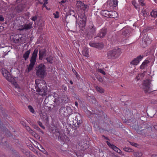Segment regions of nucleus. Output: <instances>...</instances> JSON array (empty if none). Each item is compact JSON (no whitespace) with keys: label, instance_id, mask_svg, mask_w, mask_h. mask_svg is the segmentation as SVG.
Segmentation results:
<instances>
[{"label":"nucleus","instance_id":"obj_1","mask_svg":"<svg viewBox=\"0 0 157 157\" xmlns=\"http://www.w3.org/2000/svg\"><path fill=\"white\" fill-rule=\"evenodd\" d=\"M35 84L36 91L40 95H45L47 94V86L45 82L43 80L37 79L35 80Z\"/></svg>","mask_w":157,"mask_h":157},{"label":"nucleus","instance_id":"obj_2","mask_svg":"<svg viewBox=\"0 0 157 157\" xmlns=\"http://www.w3.org/2000/svg\"><path fill=\"white\" fill-rule=\"evenodd\" d=\"M2 73L4 77L9 82H11L13 85L17 89H18V91H20V86L18 85L17 83L16 82H14V78L10 75V73L5 68H2Z\"/></svg>","mask_w":157,"mask_h":157},{"label":"nucleus","instance_id":"obj_3","mask_svg":"<svg viewBox=\"0 0 157 157\" xmlns=\"http://www.w3.org/2000/svg\"><path fill=\"white\" fill-rule=\"evenodd\" d=\"M36 75L41 78H44L47 74L46 67L43 64L39 65L36 68Z\"/></svg>","mask_w":157,"mask_h":157},{"label":"nucleus","instance_id":"obj_4","mask_svg":"<svg viewBox=\"0 0 157 157\" xmlns=\"http://www.w3.org/2000/svg\"><path fill=\"white\" fill-rule=\"evenodd\" d=\"M38 52V50L37 49H36L34 50L31 59L30 60V63L28 67L29 71L32 70L35 64Z\"/></svg>","mask_w":157,"mask_h":157},{"label":"nucleus","instance_id":"obj_5","mask_svg":"<svg viewBox=\"0 0 157 157\" xmlns=\"http://www.w3.org/2000/svg\"><path fill=\"white\" fill-rule=\"evenodd\" d=\"M142 88L145 93H150L152 90L150 82L148 80L144 81Z\"/></svg>","mask_w":157,"mask_h":157},{"label":"nucleus","instance_id":"obj_6","mask_svg":"<svg viewBox=\"0 0 157 157\" xmlns=\"http://www.w3.org/2000/svg\"><path fill=\"white\" fill-rule=\"evenodd\" d=\"M60 114L63 115L64 117H68L71 115V109L70 107H62L59 109Z\"/></svg>","mask_w":157,"mask_h":157},{"label":"nucleus","instance_id":"obj_7","mask_svg":"<svg viewBox=\"0 0 157 157\" xmlns=\"http://www.w3.org/2000/svg\"><path fill=\"white\" fill-rule=\"evenodd\" d=\"M78 17L79 18L80 21L78 23L79 26L83 27L85 25L86 22V17L84 13L82 14L78 15Z\"/></svg>","mask_w":157,"mask_h":157},{"label":"nucleus","instance_id":"obj_8","mask_svg":"<svg viewBox=\"0 0 157 157\" xmlns=\"http://www.w3.org/2000/svg\"><path fill=\"white\" fill-rule=\"evenodd\" d=\"M152 42V40L150 39L147 34L144 35L142 38V47H145L147 45L150 44Z\"/></svg>","mask_w":157,"mask_h":157},{"label":"nucleus","instance_id":"obj_9","mask_svg":"<svg viewBox=\"0 0 157 157\" xmlns=\"http://www.w3.org/2000/svg\"><path fill=\"white\" fill-rule=\"evenodd\" d=\"M77 6L80 9L82 10H87L89 8L88 5H86L80 1H78L77 3Z\"/></svg>","mask_w":157,"mask_h":157},{"label":"nucleus","instance_id":"obj_10","mask_svg":"<svg viewBox=\"0 0 157 157\" xmlns=\"http://www.w3.org/2000/svg\"><path fill=\"white\" fill-rule=\"evenodd\" d=\"M113 49L115 59L118 58L122 53L121 49L118 48H115Z\"/></svg>","mask_w":157,"mask_h":157},{"label":"nucleus","instance_id":"obj_11","mask_svg":"<svg viewBox=\"0 0 157 157\" xmlns=\"http://www.w3.org/2000/svg\"><path fill=\"white\" fill-rule=\"evenodd\" d=\"M143 58V56L141 55L139 56L136 58L134 59L131 62V64L135 65H137Z\"/></svg>","mask_w":157,"mask_h":157},{"label":"nucleus","instance_id":"obj_12","mask_svg":"<svg viewBox=\"0 0 157 157\" xmlns=\"http://www.w3.org/2000/svg\"><path fill=\"white\" fill-rule=\"evenodd\" d=\"M107 144L110 148L113 149L115 151L119 153H121V151L116 146H114L113 144H111L108 141L107 142Z\"/></svg>","mask_w":157,"mask_h":157},{"label":"nucleus","instance_id":"obj_13","mask_svg":"<svg viewBox=\"0 0 157 157\" xmlns=\"http://www.w3.org/2000/svg\"><path fill=\"white\" fill-rule=\"evenodd\" d=\"M90 46L97 48H101L103 47V45L102 44H99L95 42H90L89 44Z\"/></svg>","mask_w":157,"mask_h":157},{"label":"nucleus","instance_id":"obj_14","mask_svg":"<svg viewBox=\"0 0 157 157\" xmlns=\"http://www.w3.org/2000/svg\"><path fill=\"white\" fill-rule=\"evenodd\" d=\"M118 2L117 0H109L108 1V4L110 6L113 8L116 7L117 5Z\"/></svg>","mask_w":157,"mask_h":157},{"label":"nucleus","instance_id":"obj_15","mask_svg":"<svg viewBox=\"0 0 157 157\" xmlns=\"http://www.w3.org/2000/svg\"><path fill=\"white\" fill-rule=\"evenodd\" d=\"M113 49L109 51L107 53V57L109 59H116Z\"/></svg>","mask_w":157,"mask_h":157},{"label":"nucleus","instance_id":"obj_16","mask_svg":"<svg viewBox=\"0 0 157 157\" xmlns=\"http://www.w3.org/2000/svg\"><path fill=\"white\" fill-rule=\"evenodd\" d=\"M46 55L45 50V49H41L39 51V59L42 60L44 58Z\"/></svg>","mask_w":157,"mask_h":157},{"label":"nucleus","instance_id":"obj_17","mask_svg":"<svg viewBox=\"0 0 157 157\" xmlns=\"http://www.w3.org/2000/svg\"><path fill=\"white\" fill-rule=\"evenodd\" d=\"M32 25V23H30L29 24H25L22 26V28L19 29L20 30L23 29L27 30L31 28Z\"/></svg>","mask_w":157,"mask_h":157},{"label":"nucleus","instance_id":"obj_18","mask_svg":"<svg viewBox=\"0 0 157 157\" xmlns=\"http://www.w3.org/2000/svg\"><path fill=\"white\" fill-rule=\"evenodd\" d=\"M41 118L45 123L47 122L48 121V118L47 114L45 113H41L40 114Z\"/></svg>","mask_w":157,"mask_h":157},{"label":"nucleus","instance_id":"obj_19","mask_svg":"<svg viewBox=\"0 0 157 157\" xmlns=\"http://www.w3.org/2000/svg\"><path fill=\"white\" fill-rule=\"evenodd\" d=\"M109 16V17L113 18H116L118 16L117 12L115 11H110Z\"/></svg>","mask_w":157,"mask_h":157},{"label":"nucleus","instance_id":"obj_20","mask_svg":"<svg viewBox=\"0 0 157 157\" xmlns=\"http://www.w3.org/2000/svg\"><path fill=\"white\" fill-rule=\"evenodd\" d=\"M106 34V30L105 29H102L98 34V36L100 37H102L104 36Z\"/></svg>","mask_w":157,"mask_h":157},{"label":"nucleus","instance_id":"obj_21","mask_svg":"<svg viewBox=\"0 0 157 157\" xmlns=\"http://www.w3.org/2000/svg\"><path fill=\"white\" fill-rule=\"evenodd\" d=\"M89 29L90 32H94L96 30L95 28L92 23H90L89 26Z\"/></svg>","mask_w":157,"mask_h":157},{"label":"nucleus","instance_id":"obj_22","mask_svg":"<svg viewBox=\"0 0 157 157\" xmlns=\"http://www.w3.org/2000/svg\"><path fill=\"white\" fill-rule=\"evenodd\" d=\"M101 13L102 15L106 17H109V16L110 11H109L107 10H102L101 12Z\"/></svg>","mask_w":157,"mask_h":157},{"label":"nucleus","instance_id":"obj_23","mask_svg":"<svg viewBox=\"0 0 157 157\" xmlns=\"http://www.w3.org/2000/svg\"><path fill=\"white\" fill-rule=\"evenodd\" d=\"M151 15L153 17H157V10H153L151 13Z\"/></svg>","mask_w":157,"mask_h":157},{"label":"nucleus","instance_id":"obj_24","mask_svg":"<svg viewBox=\"0 0 157 157\" xmlns=\"http://www.w3.org/2000/svg\"><path fill=\"white\" fill-rule=\"evenodd\" d=\"M82 53L83 56H84L88 57L89 56V55L88 52V50L87 48H84L82 51Z\"/></svg>","mask_w":157,"mask_h":157},{"label":"nucleus","instance_id":"obj_25","mask_svg":"<svg viewBox=\"0 0 157 157\" xmlns=\"http://www.w3.org/2000/svg\"><path fill=\"white\" fill-rule=\"evenodd\" d=\"M149 63V61L148 60H145L140 66V68L141 69L144 68L147 66V64Z\"/></svg>","mask_w":157,"mask_h":157},{"label":"nucleus","instance_id":"obj_26","mask_svg":"<svg viewBox=\"0 0 157 157\" xmlns=\"http://www.w3.org/2000/svg\"><path fill=\"white\" fill-rule=\"evenodd\" d=\"M30 52V50H29L26 51L23 55V57L25 60L29 57Z\"/></svg>","mask_w":157,"mask_h":157},{"label":"nucleus","instance_id":"obj_27","mask_svg":"<svg viewBox=\"0 0 157 157\" xmlns=\"http://www.w3.org/2000/svg\"><path fill=\"white\" fill-rule=\"evenodd\" d=\"M26 129L29 131V132L31 133L33 136H36V133L35 132L33 131L32 129H30V127L29 126L26 127Z\"/></svg>","mask_w":157,"mask_h":157},{"label":"nucleus","instance_id":"obj_28","mask_svg":"<svg viewBox=\"0 0 157 157\" xmlns=\"http://www.w3.org/2000/svg\"><path fill=\"white\" fill-rule=\"evenodd\" d=\"M96 89L100 93H103L104 91V90L101 87L97 86L96 87Z\"/></svg>","mask_w":157,"mask_h":157},{"label":"nucleus","instance_id":"obj_29","mask_svg":"<svg viewBox=\"0 0 157 157\" xmlns=\"http://www.w3.org/2000/svg\"><path fill=\"white\" fill-rule=\"evenodd\" d=\"M124 150L126 152H133V149L128 147H125L124 148Z\"/></svg>","mask_w":157,"mask_h":157},{"label":"nucleus","instance_id":"obj_30","mask_svg":"<svg viewBox=\"0 0 157 157\" xmlns=\"http://www.w3.org/2000/svg\"><path fill=\"white\" fill-rule=\"evenodd\" d=\"M133 155L137 157H141L142 155V153L141 152H138L134 153Z\"/></svg>","mask_w":157,"mask_h":157},{"label":"nucleus","instance_id":"obj_31","mask_svg":"<svg viewBox=\"0 0 157 157\" xmlns=\"http://www.w3.org/2000/svg\"><path fill=\"white\" fill-rule=\"evenodd\" d=\"M46 59L48 62L50 63H52L53 59V57L52 56H49L48 57L46 58Z\"/></svg>","mask_w":157,"mask_h":157},{"label":"nucleus","instance_id":"obj_32","mask_svg":"<svg viewBox=\"0 0 157 157\" xmlns=\"http://www.w3.org/2000/svg\"><path fill=\"white\" fill-rule=\"evenodd\" d=\"M82 147L83 148H81L82 150H83L84 149L87 148L88 147V145L86 143H82L81 144Z\"/></svg>","mask_w":157,"mask_h":157},{"label":"nucleus","instance_id":"obj_33","mask_svg":"<svg viewBox=\"0 0 157 157\" xmlns=\"http://www.w3.org/2000/svg\"><path fill=\"white\" fill-rule=\"evenodd\" d=\"M124 30V31L122 33L123 35H124L125 36H127L129 32L127 29H123V31Z\"/></svg>","mask_w":157,"mask_h":157},{"label":"nucleus","instance_id":"obj_34","mask_svg":"<svg viewBox=\"0 0 157 157\" xmlns=\"http://www.w3.org/2000/svg\"><path fill=\"white\" fill-rule=\"evenodd\" d=\"M143 76L144 75L143 74H139L138 75L136 76V78L137 80H140L141 79H142Z\"/></svg>","mask_w":157,"mask_h":157},{"label":"nucleus","instance_id":"obj_35","mask_svg":"<svg viewBox=\"0 0 157 157\" xmlns=\"http://www.w3.org/2000/svg\"><path fill=\"white\" fill-rule=\"evenodd\" d=\"M53 15L55 18H58L59 17V13L58 12L56 11L55 13H53Z\"/></svg>","mask_w":157,"mask_h":157},{"label":"nucleus","instance_id":"obj_36","mask_svg":"<svg viewBox=\"0 0 157 157\" xmlns=\"http://www.w3.org/2000/svg\"><path fill=\"white\" fill-rule=\"evenodd\" d=\"M97 71L98 72H100L103 75H105V73L104 71L103 70L101 69H98Z\"/></svg>","mask_w":157,"mask_h":157},{"label":"nucleus","instance_id":"obj_37","mask_svg":"<svg viewBox=\"0 0 157 157\" xmlns=\"http://www.w3.org/2000/svg\"><path fill=\"white\" fill-rule=\"evenodd\" d=\"M28 108L30 111L32 113H33L34 112V110L33 107L31 106H29Z\"/></svg>","mask_w":157,"mask_h":157},{"label":"nucleus","instance_id":"obj_38","mask_svg":"<svg viewBox=\"0 0 157 157\" xmlns=\"http://www.w3.org/2000/svg\"><path fill=\"white\" fill-rule=\"evenodd\" d=\"M33 127L36 130H39L40 129L39 128L37 125L34 124L33 125Z\"/></svg>","mask_w":157,"mask_h":157},{"label":"nucleus","instance_id":"obj_39","mask_svg":"<svg viewBox=\"0 0 157 157\" xmlns=\"http://www.w3.org/2000/svg\"><path fill=\"white\" fill-rule=\"evenodd\" d=\"M37 18V17L35 16L32 17L31 19L33 21H35L36 20Z\"/></svg>","mask_w":157,"mask_h":157},{"label":"nucleus","instance_id":"obj_40","mask_svg":"<svg viewBox=\"0 0 157 157\" xmlns=\"http://www.w3.org/2000/svg\"><path fill=\"white\" fill-rule=\"evenodd\" d=\"M39 125L43 129L45 128V127L42 125V123L40 121L38 122Z\"/></svg>","mask_w":157,"mask_h":157},{"label":"nucleus","instance_id":"obj_41","mask_svg":"<svg viewBox=\"0 0 157 157\" xmlns=\"http://www.w3.org/2000/svg\"><path fill=\"white\" fill-rule=\"evenodd\" d=\"M67 0H62L61 1L59 2V3L62 5V6H63V3H65Z\"/></svg>","mask_w":157,"mask_h":157},{"label":"nucleus","instance_id":"obj_42","mask_svg":"<svg viewBox=\"0 0 157 157\" xmlns=\"http://www.w3.org/2000/svg\"><path fill=\"white\" fill-rule=\"evenodd\" d=\"M141 12L144 16L145 15L147 14L146 11L145 10H142Z\"/></svg>","mask_w":157,"mask_h":157},{"label":"nucleus","instance_id":"obj_43","mask_svg":"<svg viewBox=\"0 0 157 157\" xmlns=\"http://www.w3.org/2000/svg\"><path fill=\"white\" fill-rule=\"evenodd\" d=\"M130 144L132 146H133L136 147H137V146H138V144H136L135 143H131Z\"/></svg>","mask_w":157,"mask_h":157},{"label":"nucleus","instance_id":"obj_44","mask_svg":"<svg viewBox=\"0 0 157 157\" xmlns=\"http://www.w3.org/2000/svg\"><path fill=\"white\" fill-rule=\"evenodd\" d=\"M97 79L100 82H102V78L100 76L98 77Z\"/></svg>","mask_w":157,"mask_h":157},{"label":"nucleus","instance_id":"obj_45","mask_svg":"<svg viewBox=\"0 0 157 157\" xmlns=\"http://www.w3.org/2000/svg\"><path fill=\"white\" fill-rule=\"evenodd\" d=\"M41 148L42 149L41 151L43 152L44 153H46V151L43 148V147L41 146V145H40Z\"/></svg>","mask_w":157,"mask_h":157},{"label":"nucleus","instance_id":"obj_46","mask_svg":"<svg viewBox=\"0 0 157 157\" xmlns=\"http://www.w3.org/2000/svg\"><path fill=\"white\" fill-rule=\"evenodd\" d=\"M4 19L3 17L2 16L0 15V21H4Z\"/></svg>","mask_w":157,"mask_h":157},{"label":"nucleus","instance_id":"obj_47","mask_svg":"<svg viewBox=\"0 0 157 157\" xmlns=\"http://www.w3.org/2000/svg\"><path fill=\"white\" fill-rule=\"evenodd\" d=\"M139 1L140 2V3L141 5L142 6H143L145 5V4L144 3L143 1Z\"/></svg>","mask_w":157,"mask_h":157},{"label":"nucleus","instance_id":"obj_48","mask_svg":"<svg viewBox=\"0 0 157 157\" xmlns=\"http://www.w3.org/2000/svg\"><path fill=\"white\" fill-rule=\"evenodd\" d=\"M89 96L90 98L92 99H93L94 101L95 100V98L94 97V96Z\"/></svg>","mask_w":157,"mask_h":157},{"label":"nucleus","instance_id":"obj_49","mask_svg":"<svg viewBox=\"0 0 157 157\" xmlns=\"http://www.w3.org/2000/svg\"><path fill=\"white\" fill-rule=\"evenodd\" d=\"M70 15L73 13H74V11L73 10H70Z\"/></svg>","mask_w":157,"mask_h":157},{"label":"nucleus","instance_id":"obj_50","mask_svg":"<svg viewBox=\"0 0 157 157\" xmlns=\"http://www.w3.org/2000/svg\"><path fill=\"white\" fill-rule=\"evenodd\" d=\"M75 120L76 121H77V123H78V124H79V123H80V120H78V121H79V122H78V118H75Z\"/></svg>","mask_w":157,"mask_h":157},{"label":"nucleus","instance_id":"obj_51","mask_svg":"<svg viewBox=\"0 0 157 157\" xmlns=\"http://www.w3.org/2000/svg\"><path fill=\"white\" fill-rule=\"evenodd\" d=\"M48 0H44V4H47L48 3Z\"/></svg>","mask_w":157,"mask_h":157},{"label":"nucleus","instance_id":"obj_52","mask_svg":"<svg viewBox=\"0 0 157 157\" xmlns=\"http://www.w3.org/2000/svg\"><path fill=\"white\" fill-rule=\"evenodd\" d=\"M136 2L135 1H133L132 2V4L135 7H136V6H135V4H136Z\"/></svg>","mask_w":157,"mask_h":157},{"label":"nucleus","instance_id":"obj_53","mask_svg":"<svg viewBox=\"0 0 157 157\" xmlns=\"http://www.w3.org/2000/svg\"><path fill=\"white\" fill-rule=\"evenodd\" d=\"M47 4H43V6L42 7L43 8L44 7H46L47 6H46V5Z\"/></svg>","mask_w":157,"mask_h":157},{"label":"nucleus","instance_id":"obj_54","mask_svg":"<svg viewBox=\"0 0 157 157\" xmlns=\"http://www.w3.org/2000/svg\"><path fill=\"white\" fill-rule=\"evenodd\" d=\"M154 128L156 130H157V125L154 126Z\"/></svg>","mask_w":157,"mask_h":157},{"label":"nucleus","instance_id":"obj_55","mask_svg":"<svg viewBox=\"0 0 157 157\" xmlns=\"http://www.w3.org/2000/svg\"><path fill=\"white\" fill-rule=\"evenodd\" d=\"M151 157H157V155H152Z\"/></svg>","mask_w":157,"mask_h":157},{"label":"nucleus","instance_id":"obj_56","mask_svg":"<svg viewBox=\"0 0 157 157\" xmlns=\"http://www.w3.org/2000/svg\"><path fill=\"white\" fill-rule=\"evenodd\" d=\"M45 8L46 9L48 10H50V9L49 8H48L47 6H46Z\"/></svg>","mask_w":157,"mask_h":157},{"label":"nucleus","instance_id":"obj_57","mask_svg":"<svg viewBox=\"0 0 157 157\" xmlns=\"http://www.w3.org/2000/svg\"><path fill=\"white\" fill-rule=\"evenodd\" d=\"M70 83H71V84H73V83L72 81H70Z\"/></svg>","mask_w":157,"mask_h":157},{"label":"nucleus","instance_id":"obj_58","mask_svg":"<svg viewBox=\"0 0 157 157\" xmlns=\"http://www.w3.org/2000/svg\"><path fill=\"white\" fill-rule=\"evenodd\" d=\"M75 105L76 106H77V105H78V103L77 102H75Z\"/></svg>","mask_w":157,"mask_h":157},{"label":"nucleus","instance_id":"obj_59","mask_svg":"<svg viewBox=\"0 0 157 157\" xmlns=\"http://www.w3.org/2000/svg\"><path fill=\"white\" fill-rule=\"evenodd\" d=\"M64 90H67V88L66 87H64Z\"/></svg>","mask_w":157,"mask_h":157},{"label":"nucleus","instance_id":"obj_60","mask_svg":"<svg viewBox=\"0 0 157 157\" xmlns=\"http://www.w3.org/2000/svg\"><path fill=\"white\" fill-rule=\"evenodd\" d=\"M40 132H41L42 134H43V133H44L42 131H41H41H40Z\"/></svg>","mask_w":157,"mask_h":157},{"label":"nucleus","instance_id":"obj_61","mask_svg":"<svg viewBox=\"0 0 157 157\" xmlns=\"http://www.w3.org/2000/svg\"><path fill=\"white\" fill-rule=\"evenodd\" d=\"M75 73H75V75H76V76H77V73L76 72H75Z\"/></svg>","mask_w":157,"mask_h":157},{"label":"nucleus","instance_id":"obj_62","mask_svg":"<svg viewBox=\"0 0 157 157\" xmlns=\"http://www.w3.org/2000/svg\"><path fill=\"white\" fill-rule=\"evenodd\" d=\"M139 1H144V0H138Z\"/></svg>","mask_w":157,"mask_h":157},{"label":"nucleus","instance_id":"obj_63","mask_svg":"<svg viewBox=\"0 0 157 157\" xmlns=\"http://www.w3.org/2000/svg\"><path fill=\"white\" fill-rule=\"evenodd\" d=\"M41 4H42V2H41Z\"/></svg>","mask_w":157,"mask_h":157}]
</instances>
